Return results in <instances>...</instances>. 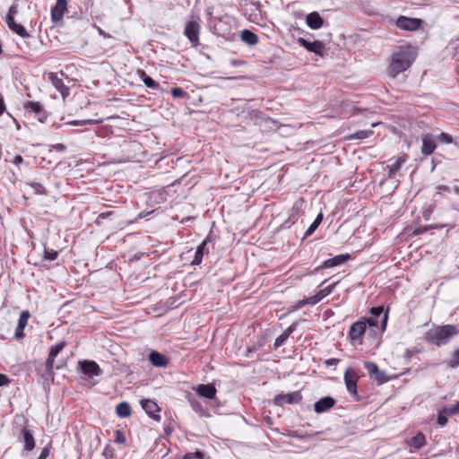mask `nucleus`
<instances>
[{"label":"nucleus","mask_w":459,"mask_h":459,"mask_svg":"<svg viewBox=\"0 0 459 459\" xmlns=\"http://www.w3.org/2000/svg\"><path fill=\"white\" fill-rule=\"evenodd\" d=\"M417 56L416 48L411 45L398 47L391 56L388 74L395 78L402 72L406 71Z\"/></svg>","instance_id":"f257e3e1"},{"label":"nucleus","mask_w":459,"mask_h":459,"mask_svg":"<svg viewBox=\"0 0 459 459\" xmlns=\"http://www.w3.org/2000/svg\"><path fill=\"white\" fill-rule=\"evenodd\" d=\"M459 333V330L454 325L435 326L424 334V340L433 345L442 346L449 342L450 339Z\"/></svg>","instance_id":"f03ea898"},{"label":"nucleus","mask_w":459,"mask_h":459,"mask_svg":"<svg viewBox=\"0 0 459 459\" xmlns=\"http://www.w3.org/2000/svg\"><path fill=\"white\" fill-rule=\"evenodd\" d=\"M305 201L303 198H299L290 209L288 219L282 224L285 228H290L294 225L305 213Z\"/></svg>","instance_id":"7ed1b4c3"},{"label":"nucleus","mask_w":459,"mask_h":459,"mask_svg":"<svg viewBox=\"0 0 459 459\" xmlns=\"http://www.w3.org/2000/svg\"><path fill=\"white\" fill-rule=\"evenodd\" d=\"M423 21L419 18H410L404 15H400L395 22L398 29L407 31H415L422 25Z\"/></svg>","instance_id":"20e7f679"},{"label":"nucleus","mask_w":459,"mask_h":459,"mask_svg":"<svg viewBox=\"0 0 459 459\" xmlns=\"http://www.w3.org/2000/svg\"><path fill=\"white\" fill-rule=\"evenodd\" d=\"M201 26L198 22L195 20L188 21L186 24L184 34L190 41L192 47L196 48L199 46V34Z\"/></svg>","instance_id":"39448f33"},{"label":"nucleus","mask_w":459,"mask_h":459,"mask_svg":"<svg viewBox=\"0 0 459 459\" xmlns=\"http://www.w3.org/2000/svg\"><path fill=\"white\" fill-rule=\"evenodd\" d=\"M359 380V376L356 371L351 368H347L344 373V383L348 392L354 395L358 396L357 391V383Z\"/></svg>","instance_id":"423d86ee"},{"label":"nucleus","mask_w":459,"mask_h":459,"mask_svg":"<svg viewBox=\"0 0 459 459\" xmlns=\"http://www.w3.org/2000/svg\"><path fill=\"white\" fill-rule=\"evenodd\" d=\"M17 439L19 442L24 444V450L26 452H30L34 449L35 439L32 432L28 428L22 427L20 429Z\"/></svg>","instance_id":"0eeeda50"},{"label":"nucleus","mask_w":459,"mask_h":459,"mask_svg":"<svg viewBox=\"0 0 459 459\" xmlns=\"http://www.w3.org/2000/svg\"><path fill=\"white\" fill-rule=\"evenodd\" d=\"M23 108L27 112L33 113L39 122L44 123L47 119V112L39 102L31 100L26 101L23 104Z\"/></svg>","instance_id":"6e6552de"},{"label":"nucleus","mask_w":459,"mask_h":459,"mask_svg":"<svg viewBox=\"0 0 459 459\" xmlns=\"http://www.w3.org/2000/svg\"><path fill=\"white\" fill-rule=\"evenodd\" d=\"M298 42L309 52L315 53L321 56L324 55L325 44L319 40L311 42L304 38H299Z\"/></svg>","instance_id":"1a4fd4ad"},{"label":"nucleus","mask_w":459,"mask_h":459,"mask_svg":"<svg viewBox=\"0 0 459 459\" xmlns=\"http://www.w3.org/2000/svg\"><path fill=\"white\" fill-rule=\"evenodd\" d=\"M82 372L89 377H99L102 374V369L93 360H83L79 362Z\"/></svg>","instance_id":"9d476101"},{"label":"nucleus","mask_w":459,"mask_h":459,"mask_svg":"<svg viewBox=\"0 0 459 459\" xmlns=\"http://www.w3.org/2000/svg\"><path fill=\"white\" fill-rule=\"evenodd\" d=\"M302 400V395L299 391H296L290 394H279L274 398V403L276 404L281 405L283 403L293 404L299 403Z\"/></svg>","instance_id":"9b49d317"},{"label":"nucleus","mask_w":459,"mask_h":459,"mask_svg":"<svg viewBox=\"0 0 459 459\" xmlns=\"http://www.w3.org/2000/svg\"><path fill=\"white\" fill-rule=\"evenodd\" d=\"M366 322L364 321H357L351 325L349 331V337L351 341L361 343V338L366 332Z\"/></svg>","instance_id":"f8f14e48"},{"label":"nucleus","mask_w":459,"mask_h":459,"mask_svg":"<svg viewBox=\"0 0 459 459\" xmlns=\"http://www.w3.org/2000/svg\"><path fill=\"white\" fill-rule=\"evenodd\" d=\"M48 81L53 86L60 92L63 99H65L69 95V88L65 86L62 78L58 77L57 74L50 72L48 74Z\"/></svg>","instance_id":"ddd939ff"},{"label":"nucleus","mask_w":459,"mask_h":459,"mask_svg":"<svg viewBox=\"0 0 459 459\" xmlns=\"http://www.w3.org/2000/svg\"><path fill=\"white\" fill-rule=\"evenodd\" d=\"M350 257L351 256L348 254L335 255L333 258H329V259L325 260L322 263V264H320L319 266H317L314 270V272H318V271H320L322 269H325V268H331V267H334V266L342 264L345 262H347L350 259Z\"/></svg>","instance_id":"4468645a"},{"label":"nucleus","mask_w":459,"mask_h":459,"mask_svg":"<svg viewBox=\"0 0 459 459\" xmlns=\"http://www.w3.org/2000/svg\"><path fill=\"white\" fill-rule=\"evenodd\" d=\"M364 367L368 370V374L374 377L378 384H383L386 381L385 373L380 371L378 366L373 361L364 362Z\"/></svg>","instance_id":"2eb2a0df"},{"label":"nucleus","mask_w":459,"mask_h":459,"mask_svg":"<svg viewBox=\"0 0 459 459\" xmlns=\"http://www.w3.org/2000/svg\"><path fill=\"white\" fill-rule=\"evenodd\" d=\"M67 11V0H56V4L51 8V19L54 22L63 20L65 13Z\"/></svg>","instance_id":"dca6fc26"},{"label":"nucleus","mask_w":459,"mask_h":459,"mask_svg":"<svg viewBox=\"0 0 459 459\" xmlns=\"http://www.w3.org/2000/svg\"><path fill=\"white\" fill-rule=\"evenodd\" d=\"M141 405H142L143 409L145 411V412L151 418H152L153 420H155L157 421L160 420V416L156 413V412H159L160 409L155 402L149 400V399H144V400L141 401Z\"/></svg>","instance_id":"f3484780"},{"label":"nucleus","mask_w":459,"mask_h":459,"mask_svg":"<svg viewBox=\"0 0 459 459\" xmlns=\"http://www.w3.org/2000/svg\"><path fill=\"white\" fill-rule=\"evenodd\" d=\"M335 403H336V401L330 396L323 397L315 403V404H314L315 411L316 413L325 412V411H329L330 409H332L334 406Z\"/></svg>","instance_id":"a211bd4d"},{"label":"nucleus","mask_w":459,"mask_h":459,"mask_svg":"<svg viewBox=\"0 0 459 459\" xmlns=\"http://www.w3.org/2000/svg\"><path fill=\"white\" fill-rule=\"evenodd\" d=\"M30 315L28 310H24L21 313L18 320V325L15 329L14 336L16 339H21L24 336V328L28 324V320Z\"/></svg>","instance_id":"6ab92c4d"},{"label":"nucleus","mask_w":459,"mask_h":459,"mask_svg":"<svg viewBox=\"0 0 459 459\" xmlns=\"http://www.w3.org/2000/svg\"><path fill=\"white\" fill-rule=\"evenodd\" d=\"M195 391L200 396L207 399L215 398L217 393L215 386L212 384H201L196 387Z\"/></svg>","instance_id":"aec40b11"},{"label":"nucleus","mask_w":459,"mask_h":459,"mask_svg":"<svg viewBox=\"0 0 459 459\" xmlns=\"http://www.w3.org/2000/svg\"><path fill=\"white\" fill-rule=\"evenodd\" d=\"M211 241H212V234L210 233L204 239V241L197 247L196 251H195V258L191 262L192 265H199L202 263V260H203V257H204V254L205 247Z\"/></svg>","instance_id":"412c9836"},{"label":"nucleus","mask_w":459,"mask_h":459,"mask_svg":"<svg viewBox=\"0 0 459 459\" xmlns=\"http://www.w3.org/2000/svg\"><path fill=\"white\" fill-rule=\"evenodd\" d=\"M65 342H61L50 347L48 357L46 361V366L48 368L51 369L53 368L55 358L60 353V351L65 348Z\"/></svg>","instance_id":"4be33fe9"},{"label":"nucleus","mask_w":459,"mask_h":459,"mask_svg":"<svg viewBox=\"0 0 459 459\" xmlns=\"http://www.w3.org/2000/svg\"><path fill=\"white\" fill-rule=\"evenodd\" d=\"M5 22L8 25L9 29L11 30H13V32H15L16 34H18L19 36H21L22 38L29 37V33L27 32L26 29L22 24L17 23L14 21L13 17L6 16Z\"/></svg>","instance_id":"5701e85b"},{"label":"nucleus","mask_w":459,"mask_h":459,"mask_svg":"<svg viewBox=\"0 0 459 459\" xmlns=\"http://www.w3.org/2000/svg\"><path fill=\"white\" fill-rule=\"evenodd\" d=\"M306 22L307 26L313 30L320 29L324 23V20L316 12L308 13L307 15Z\"/></svg>","instance_id":"b1692460"},{"label":"nucleus","mask_w":459,"mask_h":459,"mask_svg":"<svg viewBox=\"0 0 459 459\" xmlns=\"http://www.w3.org/2000/svg\"><path fill=\"white\" fill-rule=\"evenodd\" d=\"M408 156L406 154H403L398 157L394 163L390 166H387L388 169V178H393L395 177V174L401 169L402 166L407 161Z\"/></svg>","instance_id":"393cba45"},{"label":"nucleus","mask_w":459,"mask_h":459,"mask_svg":"<svg viewBox=\"0 0 459 459\" xmlns=\"http://www.w3.org/2000/svg\"><path fill=\"white\" fill-rule=\"evenodd\" d=\"M149 360L155 367H166L169 363L167 357L156 351H152L149 354Z\"/></svg>","instance_id":"a878e982"},{"label":"nucleus","mask_w":459,"mask_h":459,"mask_svg":"<svg viewBox=\"0 0 459 459\" xmlns=\"http://www.w3.org/2000/svg\"><path fill=\"white\" fill-rule=\"evenodd\" d=\"M436 149V143L431 135L426 134L422 138L421 152L424 155H430Z\"/></svg>","instance_id":"bb28decb"},{"label":"nucleus","mask_w":459,"mask_h":459,"mask_svg":"<svg viewBox=\"0 0 459 459\" xmlns=\"http://www.w3.org/2000/svg\"><path fill=\"white\" fill-rule=\"evenodd\" d=\"M297 323L291 324L280 336H278L274 342V349L281 347L290 337V335L295 331Z\"/></svg>","instance_id":"cd10ccee"},{"label":"nucleus","mask_w":459,"mask_h":459,"mask_svg":"<svg viewBox=\"0 0 459 459\" xmlns=\"http://www.w3.org/2000/svg\"><path fill=\"white\" fill-rule=\"evenodd\" d=\"M240 39L249 46H255L258 43V36L249 30H243L240 33Z\"/></svg>","instance_id":"c85d7f7f"},{"label":"nucleus","mask_w":459,"mask_h":459,"mask_svg":"<svg viewBox=\"0 0 459 459\" xmlns=\"http://www.w3.org/2000/svg\"><path fill=\"white\" fill-rule=\"evenodd\" d=\"M408 445L416 449L423 447L426 445L425 435L421 432H419L408 441Z\"/></svg>","instance_id":"c756f323"},{"label":"nucleus","mask_w":459,"mask_h":459,"mask_svg":"<svg viewBox=\"0 0 459 459\" xmlns=\"http://www.w3.org/2000/svg\"><path fill=\"white\" fill-rule=\"evenodd\" d=\"M116 413L120 418H126L131 415V407L128 403L122 402L116 406Z\"/></svg>","instance_id":"7c9ffc66"},{"label":"nucleus","mask_w":459,"mask_h":459,"mask_svg":"<svg viewBox=\"0 0 459 459\" xmlns=\"http://www.w3.org/2000/svg\"><path fill=\"white\" fill-rule=\"evenodd\" d=\"M137 74L146 87L151 88V89H158L159 88V83L156 82L152 77L147 75L143 70L139 69L137 71Z\"/></svg>","instance_id":"2f4dec72"},{"label":"nucleus","mask_w":459,"mask_h":459,"mask_svg":"<svg viewBox=\"0 0 459 459\" xmlns=\"http://www.w3.org/2000/svg\"><path fill=\"white\" fill-rule=\"evenodd\" d=\"M322 220H323V213L320 212L316 216V218L315 219L313 223L307 230V231L305 233V237H308V236L312 235L315 232V230L317 229V227L320 225V223L322 222Z\"/></svg>","instance_id":"473e14b6"},{"label":"nucleus","mask_w":459,"mask_h":459,"mask_svg":"<svg viewBox=\"0 0 459 459\" xmlns=\"http://www.w3.org/2000/svg\"><path fill=\"white\" fill-rule=\"evenodd\" d=\"M26 185L30 186L33 189V193L36 195H47L46 188L38 182H27Z\"/></svg>","instance_id":"72a5a7b5"},{"label":"nucleus","mask_w":459,"mask_h":459,"mask_svg":"<svg viewBox=\"0 0 459 459\" xmlns=\"http://www.w3.org/2000/svg\"><path fill=\"white\" fill-rule=\"evenodd\" d=\"M373 134L372 130H359L349 136V139H366Z\"/></svg>","instance_id":"f704fd0d"},{"label":"nucleus","mask_w":459,"mask_h":459,"mask_svg":"<svg viewBox=\"0 0 459 459\" xmlns=\"http://www.w3.org/2000/svg\"><path fill=\"white\" fill-rule=\"evenodd\" d=\"M338 282L339 281L333 282V283L328 285L327 287H325V289L320 290L317 292V294L320 297L321 300L333 291V290L336 287V285L338 284Z\"/></svg>","instance_id":"c9c22d12"},{"label":"nucleus","mask_w":459,"mask_h":459,"mask_svg":"<svg viewBox=\"0 0 459 459\" xmlns=\"http://www.w3.org/2000/svg\"><path fill=\"white\" fill-rule=\"evenodd\" d=\"M450 368H455L459 366V349L453 352V358L447 362Z\"/></svg>","instance_id":"e433bc0d"},{"label":"nucleus","mask_w":459,"mask_h":459,"mask_svg":"<svg viewBox=\"0 0 459 459\" xmlns=\"http://www.w3.org/2000/svg\"><path fill=\"white\" fill-rule=\"evenodd\" d=\"M58 256V252L56 251V250H48L47 248L44 249V254H43V257L45 260H48V261H54L57 258Z\"/></svg>","instance_id":"4c0bfd02"},{"label":"nucleus","mask_w":459,"mask_h":459,"mask_svg":"<svg viewBox=\"0 0 459 459\" xmlns=\"http://www.w3.org/2000/svg\"><path fill=\"white\" fill-rule=\"evenodd\" d=\"M171 94L173 98H183L186 99L188 97V94L186 91H185L183 89L176 87L171 90Z\"/></svg>","instance_id":"58836bf2"},{"label":"nucleus","mask_w":459,"mask_h":459,"mask_svg":"<svg viewBox=\"0 0 459 459\" xmlns=\"http://www.w3.org/2000/svg\"><path fill=\"white\" fill-rule=\"evenodd\" d=\"M435 210V204H429L423 208L422 216L425 221H429L430 219L431 214Z\"/></svg>","instance_id":"ea45409f"},{"label":"nucleus","mask_w":459,"mask_h":459,"mask_svg":"<svg viewBox=\"0 0 459 459\" xmlns=\"http://www.w3.org/2000/svg\"><path fill=\"white\" fill-rule=\"evenodd\" d=\"M191 406H192L193 410L195 412H197L199 415L203 416L204 414V410L198 401H195V400L192 401Z\"/></svg>","instance_id":"a19ab883"},{"label":"nucleus","mask_w":459,"mask_h":459,"mask_svg":"<svg viewBox=\"0 0 459 459\" xmlns=\"http://www.w3.org/2000/svg\"><path fill=\"white\" fill-rule=\"evenodd\" d=\"M304 301H305V305H312L313 306V305H316L318 302H320L321 299L318 296V294L316 293L314 296L304 299Z\"/></svg>","instance_id":"79ce46f5"},{"label":"nucleus","mask_w":459,"mask_h":459,"mask_svg":"<svg viewBox=\"0 0 459 459\" xmlns=\"http://www.w3.org/2000/svg\"><path fill=\"white\" fill-rule=\"evenodd\" d=\"M446 415H448L444 410L442 411H439L437 415V424L440 426H445L447 423V418Z\"/></svg>","instance_id":"37998d69"},{"label":"nucleus","mask_w":459,"mask_h":459,"mask_svg":"<svg viewBox=\"0 0 459 459\" xmlns=\"http://www.w3.org/2000/svg\"><path fill=\"white\" fill-rule=\"evenodd\" d=\"M444 411H446L448 415H455L459 413V401L452 407L444 409Z\"/></svg>","instance_id":"c03bdc74"},{"label":"nucleus","mask_w":459,"mask_h":459,"mask_svg":"<svg viewBox=\"0 0 459 459\" xmlns=\"http://www.w3.org/2000/svg\"><path fill=\"white\" fill-rule=\"evenodd\" d=\"M383 311H384L383 307H372L370 309L372 316L376 317L377 319L378 316H380L383 314Z\"/></svg>","instance_id":"a18cd8bd"},{"label":"nucleus","mask_w":459,"mask_h":459,"mask_svg":"<svg viewBox=\"0 0 459 459\" xmlns=\"http://www.w3.org/2000/svg\"><path fill=\"white\" fill-rule=\"evenodd\" d=\"M189 459H204V454L200 451L188 453L186 455Z\"/></svg>","instance_id":"49530a36"},{"label":"nucleus","mask_w":459,"mask_h":459,"mask_svg":"<svg viewBox=\"0 0 459 459\" xmlns=\"http://www.w3.org/2000/svg\"><path fill=\"white\" fill-rule=\"evenodd\" d=\"M11 383V379L5 374L0 373V387L5 386Z\"/></svg>","instance_id":"de8ad7c7"},{"label":"nucleus","mask_w":459,"mask_h":459,"mask_svg":"<svg viewBox=\"0 0 459 459\" xmlns=\"http://www.w3.org/2000/svg\"><path fill=\"white\" fill-rule=\"evenodd\" d=\"M50 454V446H47L42 448L39 456L37 459H47Z\"/></svg>","instance_id":"09e8293b"},{"label":"nucleus","mask_w":459,"mask_h":459,"mask_svg":"<svg viewBox=\"0 0 459 459\" xmlns=\"http://www.w3.org/2000/svg\"><path fill=\"white\" fill-rule=\"evenodd\" d=\"M126 437L125 435L119 431V430H117L116 431V438H115V441L118 444H124L126 442Z\"/></svg>","instance_id":"8fccbe9b"},{"label":"nucleus","mask_w":459,"mask_h":459,"mask_svg":"<svg viewBox=\"0 0 459 459\" xmlns=\"http://www.w3.org/2000/svg\"><path fill=\"white\" fill-rule=\"evenodd\" d=\"M100 122H102V121L101 120L100 121H95V120L79 121V120H74V121H72L70 124L74 125V126H79V125H85V124H97V123H100Z\"/></svg>","instance_id":"3c124183"},{"label":"nucleus","mask_w":459,"mask_h":459,"mask_svg":"<svg viewBox=\"0 0 459 459\" xmlns=\"http://www.w3.org/2000/svg\"><path fill=\"white\" fill-rule=\"evenodd\" d=\"M430 230H431V227H429V225L420 226L417 229H415L414 234H416V235L423 234Z\"/></svg>","instance_id":"603ef678"},{"label":"nucleus","mask_w":459,"mask_h":459,"mask_svg":"<svg viewBox=\"0 0 459 459\" xmlns=\"http://www.w3.org/2000/svg\"><path fill=\"white\" fill-rule=\"evenodd\" d=\"M438 139L446 143H450L453 142L452 136L446 133L440 134V135L438 136Z\"/></svg>","instance_id":"864d4df0"},{"label":"nucleus","mask_w":459,"mask_h":459,"mask_svg":"<svg viewBox=\"0 0 459 459\" xmlns=\"http://www.w3.org/2000/svg\"><path fill=\"white\" fill-rule=\"evenodd\" d=\"M111 215H112V212H102V213H100V214L97 217V219H96V223H97V224H100L101 220H105V219H107V218L110 217Z\"/></svg>","instance_id":"5fc2aeb1"},{"label":"nucleus","mask_w":459,"mask_h":459,"mask_svg":"<svg viewBox=\"0 0 459 459\" xmlns=\"http://www.w3.org/2000/svg\"><path fill=\"white\" fill-rule=\"evenodd\" d=\"M17 13H18V5L17 4H13V5L10 6L8 13L6 14V16H11V17L14 18V15Z\"/></svg>","instance_id":"6e6d98bb"},{"label":"nucleus","mask_w":459,"mask_h":459,"mask_svg":"<svg viewBox=\"0 0 459 459\" xmlns=\"http://www.w3.org/2000/svg\"><path fill=\"white\" fill-rule=\"evenodd\" d=\"M363 321L366 322V325H369L370 326H377L378 324L377 319L373 316L368 317Z\"/></svg>","instance_id":"4d7b16f0"},{"label":"nucleus","mask_w":459,"mask_h":459,"mask_svg":"<svg viewBox=\"0 0 459 459\" xmlns=\"http://www.w3.org/2000/svg\"><path fill=\"white\" fill-rule=\"evenodd\" d=\"M304 306H306L304 299L299 300L295 305L291 307V311H297Z\"/></svg>","instance_id":"13d9d810"},{"label":"nucleus","mask_w":459,"mask_h":459,"mask_svg":"<svg viewBox=\"0 0 459 459\" xmlns=\"http://www.w3.org/2000/svg\"><path fill=\"white\" fill-rule=\"evenodd\" d=\"M437 194H442L443 192H450V188L447 186L440 185L437 186Z\"/></svg>","instance_id":"bf43d9fd"},{"label":"nucleus","mask_w":459,"mask_h":459,"mask_svg":"<svg viewBox=\"0 0 459 459\" xmlns=\"http://www.w3.org/2000/svg\"><path fill=\"white\" fill-rule=\"evenodd\" d=\"M5 104L3 95L0 93V116L5 111Z\"/></svg>","instance_id":"052dcab7"},{"label":"nucleus","mask_w":459,"mask_h":459,"mask_svg":"<svg viewBox=\"0 0 459 459\" xmlns=\"http://www.w3.org/2000/svg\"><path fill=\"white\" fill-rule=\"evenodd\" d=\"M339 359H329L327 360H325V365L326 366H333V365H336L339 363Z\"/></svg>","instance_id":"680f3d73"},{"label":"nucleus","mask_w":459,"mask_h":459,"mask_svg":"<svg viewBox=\"0 0 459 459\" xmlns=\"http://www.w3.org/2000/svg\"><path fill=\"white\" fill-rule=\"evenodd\" d=\"M52 148L55 149L56 151L63 152V151H65V146L63 143H56V144L53 145Z\"/></svg>","instance_id":"e2e57ef3"},{"label":"nucleus","mask_w":459,"mask_h":459,"mask_svg":"<svg viewBox=\"0 0 459 459\" xmlns=\"http://www.w3.org/2000/svg\"><path fill=\"white\" fill-rule=\"evenodd\" d=\"M23 161V158L21 155H16L13 160V163L16 165L21 164Z\"/></svg>","instance_id":"0e129e2a"},{"label":"nucleus","mask_w":459,"mask_h":459,"mask_svg":"<svg viewBox=\"0 0 459 459\" xmlns=\"http://www.w3.org/2000/svg\"><path fill=\"white\" fill-rule=\"evenodd\" d=\"M429 227H431V230H439V229H443L445 227V225H442V224H431V225H429Z\"/></svg>","instance_id":"69168bd1"},{"label":"nucleus","mask_w":459,"mask_h":459,"mask_svg":"<svg viewBox=\"0 0 459 459\" xmlns=\"http://www.w3.org/2000/svg\"><path fill=\"white\" fill-rule=\"evenodd\" d=\"M453 190L456 195H459V186H455Z\"/></svg>","instance_id":"338daca9"},{"label":"nucleus","mask_w":459,"mask_h":459,"mask_svg":"<svg viewBox=\"0 0 459 459\" xmlns=\"http://www.w3.org/2000/svg\"><path fill=\"white\" fill-rule=\"evenodd\" d=\"M406 353L408 354L409 357L412 356L413 354V351H410V350H407L406 351Z\"/></svg>","instance_id":"774afa93"}]
</instances>
